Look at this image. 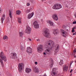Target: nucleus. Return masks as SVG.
I'll list each match as a JSON object with an SVG mask.
<instances>
[{
  "label": "nucleus",
  "mask_w": 76,
  "mask_h": 76,
  "mask_svg": "<svg viewBox=\"0 0 76 76\" xmlns=\"http://www.w3.org/2000/svg\"><path fill=\"white\" fill-rule=\"evenodd\" d=\"M47 45L45 46V48H53L54 46V42L50 40H48L46 42Z\"/></svg>",
  "instance_id": "nucleus-1"
},
{
  "label": "nucleus",
  "mask_w": 76,
  "mask_h": 76,
  "mask_svg": "<svg viewBox=\"0 0 76 76\" xmlns=\"http://www.w3.org/2000/svg\"><path fill=\"white\" fill-rule=\"evenodd\" d=\"M44 33L43 34V35L45 36L46 38H51V35L49 32V30L47 28H45L44 29Z\"/></svg>",
  "instance_id": "nucleus-2"
},
{
  "label": "nucleus",
  "mask_w": 76,
  "mask_h": 76,
  "mask_svg": "<svg viewBox=\"0 0 76 76\" xmlns=\"http://www.w3.org/2000/svg\"><path fill=\"white\" fill-rule=\"evenodd\" d=\"M0 57L1 58L2 60H4V61L6 62L7 61V59H6V57L5 55L3 53V52H1L0 54Z\"/></svg>",
  "instance_id": "nucleus-3"
},
{
  "label": "nucleus",
  "mask_w": 76,
  "mask_h": 76,
  "mask_svg": "<svg viewBox=\"0 0 76 76\" xmlns=\"http://www.w3.org/2000/svg\"><path fill=\"white\" fill-rule=\"evenodd\" d=\"M10 57L11 58H12V59L17 58H18L17 54L15 53H11L10 54Z\"/></svg>",
  "instance_id": "nucleus-4"
},
{
  "label": "nucleus",
  "mask_w": 76,
  "mask_h": 76,
  "mask_svg": "<svg viewBox=\"0 0 76 76\" xmlns=\"http://www.w3.org/2000/svg\"><path fill=\"white\" fill-rule=\"evenodd\" d=\"M24 67V64L23 63H19L18 64V70L19 72L21 73L23 70V68Z\"/></svg>",
  "instance_id": "nucleus-5"
},
{
  "label": "nucleus",
  "mask_w": 76,
  "mask_h": 76,
  "mask_svg": "<svg viewBox=\"0 0 76 76\" xmlns=\"http://www.w3.org/2000/svg\"><path fill=\"white\" fill-rule=\"evenodd\" d=\"M62 8V6L61 5L59 4H57L54 5L53 7V9H60Z\"/></svg>",
  "instance_id": "nucleus-6"
},
{
  "label": "nucleus",
  "mask_w": 76,
  "mask_h": 76,
  "mask_svg": "<svg viewBox=\"0 0 76 76\" xmlns=\"http://www.w3.org/2000/svg\"><path fill=\"white\" fill-rule=\"evenodd\" d=\"M60 45H56L55 46V51L54 54L55 55H56L57 54V53L59 51V50H60Z\"/></svg>",
  "instance_id": "nucleus-7"
},
{
  "label": "nucleus",
  "mask_w": 76,
  "mask_h": 76,
  "mask_svg": "<svg viewBox=\"0 0 76 76\" xmlns=\"http://www.w3.org/2000/svg\"><path fill=\"white\" fill-rule=\"evenodd\" d=\"M31 28L29 26H27V28L25 31V32L27 34H31Z\"/></svg>",
  "instance_id": "nucleus-8"
},
{
  "label": "nucleus",
  "mask_w": 76,
  "mask_h": 76,
  "mask_svg": "<svg viewBox=\"0 0 76 76\" xmlns=\"http://www.w3.org/2000/svg\"><path fill=\"white\" fill-rule=\"evenodd\" d=\"M33 25L34 28L36 29H37V28H39V25L38 24V22L37 21H35L34 22Z\"/></svg>",
  "instance_id": "nucleus-9"
},
{
  "label": "nucleus",
  "mask_w": 76,
  "mask_h": 76,
  "mask_svg": "<svg viewBox=\"0 0 76 76\" xmlns=\"http://www.w3.org/2000/svg\"><path fill=\"white\" fill-rule=\"evenodd\" d=\"M57 69L56 68H53L52 72V75L53 76H57V72L56 71Z\"/></svg>",
  "instance_id": "nucleus-10"
},
{
  "label": "nucleus",
  "mask_w": 76,
  "mask_h": 76,
  "mask_svg": "<svg viewBox=\"0 0 76 76\" xmlns=\"http://www.w3.org/2000/svg\"><path fill=\"white\" fill-rule=\"evenodd\" d=\"M37 51H38L39 53L42 52L43 50L42 46L40 45L39 46L37 47Z\"/></svg>",
  "instance_id": "nucleus-11"
},
{
  "label": "nucleus",
  "mask_w": 76,
  "mask_h": 76,
  "mask_svg": "<svg viewBox=\"0 0 76 76\" xmlns=\"http://www.w3.org/2000/svg\"><path fill=\"white\" fill-rule=\"evenodd\" d=\"M27 52L28 54H32V49L30 47H28L27 48Z\"/></svg>",
  "instance_id": "nucleus-12"
},
{
  "label": "nucleus",
  "mask_w": 76,
  "mask_h": 76,
  "mask_svg": "<svg viewBox=\"0 0 76 76\" xmlns=\"http://www.w3.org/2000/svg\"><path fill=\"white\" fill-rule=\"evenodd\" d=\"M50 49V48H49L48 49H47L45 50V53L46 54H49V55L51 54V52L52 51V50H51V48Z\"/></svg>",
  "instance_id": "nucleus-13"
},
{
  "label": "nucleus",
  "mask_w": 76,
  "mask_h": 76,
  "mask_svg": "<svg viewBox=\"0 0 76 76\" xmlns=\"http://www.w3.org/2000/svg\"><path fill=\"white\" fill-rule=\"evenodd\" d=\"M37 15L38 18H39L40 19H42L44 18L43 15L41 12H39L37 13Z\"/></svg>",
  "instance_id": "nucleus-14"
},
{
  "label": "nucleus",
  "mask_w": 76,
  "mask_h": 76,
  "mask_svg": "<svg viewBox=\"0 0 76 76\" xmlns=\"http://www.w3.org/2000/svg\"><path fill=\"white\" fill-rule=\"evenodd\" d=\"M61 32L62 33V35L64 37H66L67 36V34L66 33H65V31L61 29Z\"/></svg>",
  "instance_id": "nucleus-15"
},
{
  "label": "nucleus",
  "mask_w": 76,
  "mask_h": 76,
  "mask_svg": "<svg viewBox=\"0 0 76 76\" xmlns=\"http://www.w3.org/2000/svg\"><path fill=\"white\" fill-rule=\"evenodd\" d=\"M52 18L55 20H58V17H57V15L54 14L52 16Z\"/></svg>",
  "instance_id": "nucleus-16"
},
{
  "label": "nucleus",
  "mask_w": 76,
  "mask_h": 76,
  "mask_svg": "<svg viewBox=\"0 0 76 76\" xmlns=\"http://www.w3.org/2000/svg\"><path fill=\"white\" fill-rule=\"evenodd\" d=\"M68 70V66H66V65H64L63 67V71H66L67 72Z\"/></svg>",
  "instance_id": "nucleus-17"
},
{
  "label": "nucleus",
  "mask_w": 76,
  "mask_h": 76,
  "mask_svg": "<svg viewBox=\"0 0 76 76\" xmlns=\"http://www.w3.org/2000/svg\"><path fill=\"white\" fill-rule=\"evenodd\" d=\"M47 22L48 23H49L50 25V26H53L54 25V23L53 22H52V21L50 20H48L47 21Z\"/></svg>",
  "instance_id": "nucleus-18"
},
{
  "label": "nucleus",
  "mask_w": 76,
  "mask_h": 76,
  "mask_svg": "<svg viewBox=\"0 0 76 76\" xmlns=\"http://www.w3.org/2000/svg\"><path fill=\"white\" fill-rule=\"evenodd\" d=\"M26 72L28 74V73H30L31 71V69L30 68H26L25 69Z\"/></svg>",
  "instance_id": "nucleus-19"
},
{
  "label": "nucleus",
  "mask_w": 76,
  "mask_h": 76,
  "mask_svg": "<svg viewBox=\"0 0 76 76\" xmlns=\"http://www.w3.org/2000/svg\"><path fill=\"white\" fill-rule=\"evenodd\" d=\"M34 12L29 14L27 17L28 19H31L34 16Z\"/></svg>",
  "instance_id": "nucleus-20"
},
{
  "label": "nucleus",
  "mask_w": 76,
  "mask_h": 76,
  "mask_svg": "<svg viewBox=\"0 0 76 76\" xmlns=\"http://www.w3.org/2000/svg\"><path fill=\"white\" fill-rule=\"evenodd\" d=\"M58 33V30L57 29L53 30L52 31V33L54 35H56Z\"/></svg>",
  "instance_id": "nucleus-21"
},
{
  "label": "nucleus",
  "mask_w": 76,
  "mask_h": 76,
  "mask_svg": "<svg viewBox=\"0 0 76 76\" xmlns=\"http://www.w3.org/2000/svg\"><path fill=\"white\" fill-rule=\"evenodd\" d=\"M4 19H5V14H3L2 17L1 18V21L2 23H3Z\"/></svg>",
  "instance_id": "nucleus-22"
},
{
  "label": "nucleus",
  "mask_w": 76,
  "mask_h": 76,
  "mask_svg": "<svg viewBox=\"0 0 76 76\" xmlns=\"http://www.w3.org/2000/svg\"><path fill=\"white\" fill-rule=\"evenodd\" d=\"M33 70L34 72H35L36 73H37V72H39V70H38V69L36 67H34V68Z\"/></svg>",
  "instance_id": "nucleus-23"
},
{
  "label": "nucleus",
  "mask_w": 76,
  "mask_h": 76,
  "mask_svg": "<svg viewBox=\"0 0 76 76\" xmlns=\"http://www.w3.org/2000/svg\"><path fill=\"white\" fill-rule=\"evenodd\" d=\"M64 64L63 61V60H61L60 62L59 63V64L61 66H62V65Z\"/></svg>",
  "instance_id": "nucleus-24"
},
{
  "label": "nucleus",
  "mask_w": 76,
  "mask_h": 76,
  "mask_svg": "<svg viewBox=\"0 0 76 76\" xmlns=\"http://www.w3.org/2000/svg\"><path fill=\"white\" fill-rule=\"evenodd\" d=\"M0 62L2 67H4V63H3V60L1 59V58H0Z\"/></svg>",
  "instance_id": "nucleus-25"
},
{
  "label": "nucleus",
  "mask_w": 76,
  "mask_h": 76,
  "mask_svg": "<svg viewBox=\"0 0 76 76\" xmlns=\"http://www.w3.org/2000/svg\"><path fill=\"white\" fill-rule=\"evenodd\" d=\"M21 13V12L19 10H18L16 11V14L17 15H19Z\"/></svg>",
  "instance_id": "nucleus-26"
},
{
  "label": "nucleus",
  "mask_w": 76,
  "mask_h": 76,
  "mask_svg": "<svg viewBox=\"0 0 76 76\" xmlns=\"http://www.w3.org/2000/svg\"><path fill=\"white\" fill-rule=\"evenodd\" d=\"M19 36L20 37H22V36H23V33L22 32H20L19 33Z\"/></svg>",
  "instance_id": "nucleus-27"
},
{
  "label": "nucleus",
  "mask_w": 76,
  "mask_h": 76,
  "mask_svg": "<svg viewBox=\"0 0 76 76\" xmlns=\"http://www.w3.org/2000/svg\"><path fill=\"white\" fill-rule=\"evenodd\" d=\"M9 16L10 18H12V13L11 12V11H10V10H9Z\"/></svg>",
  "instance_id": "nucleus-28"
},
{
  "label": "nucleus",
  "mask_w": 76,
  "mask_h": 76,
  "mask_svg": "<svg viewBox=\"0 0 76 76\" xmlns=\"http://www.w3.org/2000/svg\"><path fill=\"white\" fill-rule=\"evenodd\" d=\"M18 21L19 23H21V19L20 18H18Z\"/></svg>",
  "instance_id": "nucleus-29"
},
{
  "label": "nucleus",
  "mask_w": 76,
  "mask_h": 76,
  "mask_svg": "<svg viewBox=\"0 0 76 76\" xmlns=\"http://www.w3.org/2000/svg\"><path fill=\"white\" fill-rule=\"evenodd\" d=\"M3 39H8V37H7V36H5L3 37Z\"/></svg>",
  "instance_id": "nucleus-30"
},
{
  "label": "nucleus",
  "mask_w": 76,
  "mask_h": 76,
  "mask_svg": "<svg viewBox=\"0 0 76 76\" xmlns=\"http://www.w3.org/2000/svg\"><path fill=\"white\" fill-rule=\"evenodd\" d=\"M30 12V10L26 9V13H28Z\"/></svg>",
  "instance_id": "nucleus-31"
},
{
  "label": "nucleus",
  "mask_w": 76,
  "mask_h": 76,
  "mask_svg": "<svg viewBox=\"0 0 76 76\" xmlns=\"http://www.w3.org/2000/svg\"><path fill=\"white\" fill-rule=\"evenodd\" d=\"M50 67L51 68V67H52L53 66V61H51V63H50Z\"/></svg>",
  "instance_id": "nucleus-32"
},
{
  "label": "nucleus",
  "mask_w": 76,
  "mask_h": 76,
  "mask_svg": "<svg viewBox=\"0 0 76 76\" xmlns=\"http://www.w3.org/2000/svg\"><path fill=\"white\" fill-rule=\"evenodd\" d=\"M69 3H68L67 4H66V7H69Z\"/></svg>",
  "instance_id": "nucleus-33"
},
{
  "label": "nucleus",
  "mask_w": 76,
  "mask_h": 76,
  "mask_svg": "<svg viewBox=\"0 0 76 76\" xmlns=\"http://www.w3.org/2000/svg\"><path fill=\"white\" fill-rule=\"evenodd\" d=\"M23 48H24L23 47H22V46H21V50H22V51H23Z\"/></svg>",
  "instance_id": "nucleus-34"
},
{
  "label": "nucleus",
  "mask_w": 76,
  "mask_h": 76,
  "mask_svg": "<svg viewBox=\"0 0 76 76\" xmlns=\"http://www.w3.org/2000/svg\"><path fill=\"white\" fill-rule=\"evenodd\" d=\"M73 61H72L71 62L70 64V65H69L70 67V66H71V65H72V63H73Z\"/></svg>",
  "instance_id": "nucleus-35"
},
{
  "label": "nucleus",
  "mask_w": 76,
  "mask_h": 76,
  "mask_svg": "<svg viewBox=\"0 0 76 76\" xmlns=\"http://www.w3.org/2000/svg\"><path fill=\"white\" fill-rule=\"evenodd\" d=\"M76 52V49H74V50L73 51V53H75Z\"/></svg>",
  "instance_id": "nucleus-36"
},
{
  "label": "nucleus",
  "mask_w": 76,
  "mask_h": 76,
  "mask_svg": "<svg viewBox=\"0 0 76 76\" xmlns=\"http://www.w3.org/2000/svg\"><path fill=\"white\" fill-rule=\"evenodd\" d=\"M76 21H75L73 22V24H76Z\"/></svg>",
  "instance_id": "nucleus-37"
},
{
  "label": "nucleus",
  "mask_w": 76,
  "mask_h": 76,
  "mask_svg": "<svg viewBox=\"0 0 76 76\" xmlns=\"http://www.w3.org/2000/svg\"><path fill=\"white\" fill-rule=\"evenodd\" d=\"M34 64L36 65H37V64H38V62H34Z\"/></svg>",
  "instance_id": "nucleus-38"
},
{
  "label": "nucleus",
  "mask_w": 76,
  "mask_h": 76,
  "mask_svg": "<svg viewBox=\"0 0 76 76\" xmlns=\"http://www.w3.org/2000/svg\"><path fill=\"white\" fill-rule=\"evenodd\" d=\"M72 32H75V30H74V29H72Z\"/></svg>",
  "instance_id": "nucleus-39"
},
{
  "label": "nucleus",
  "mask_w": 76,
  "mask_h": 76,
  "mask_svg": "<svg viewBox=\"0 0 76 76\" xmlns=\"http://www.w3.org/2000/svg\"><path fill=\"white\" fill-rule=\"evenodd\" d=\"M37 41H40V39H36Z\"/></svg>",
  "instance_id": "nucleus-40"
},
{
  "label": "nucleus",
  "mask_w": 76,
  "mask_h": 76,
  "mask_svg": "<svg viewBox=\"0 0 76 76\" xmlns=\"http://www.w3.org/2000/svg\"><path fill=\"white\" fill-rule=\"evenodd\" d=\"M27 5L28 6H30V3H28L27 4Z\"/></svg>",
  "instance_id": "nucleus-41"
},
{
  "label": "nucleus",
  "mask_w": 76,
  "mask_h": 76,
  "mask_svg": "<svg viewBox=\"0 0 76 76\" xmlns=\"http://www.w3.org/2000/svg\"><path fill=\"white\" fill-rule=\"evenodd\" d=\"M43 54H44V55H45V56H46V55H47V54H46V53L45 52H44Z\"/></svg>",
  "instance_id": "nucleus-42"
},
{
  "label": "nucleus",
  "mask_w": 76,
  "mask_h": 76,
  "mask_svg": "<svg viewBox=\"0 0 76 76\" xmlns=\"http://www.w3.org/2000/svg\"><path fill=\"white\" fill-rule=\"evenodd\" d=\"M1 9L0 7V13H1Z\"/></svg>",
  "instance_id": "nucleus-43"
},
{
  "label": "nucleus",
  "mask_w": 76,
  "mask_h": 76,
  "mask_svg": "<svg viewBox=\"0 0 76 76\" xmlns=\"http://www.w3.org/2000/svg\"><path fill=\"white\" fill-rule=\"evenodd\" d=\"M73 71V69H72L70 71V73H72Z\"/></svg>",
  "instance_id": "nucleus-44"
},
{
  "label": "nucleus",
  "mask_w": 76,
  "mask_h": 76,
  "mask_svg": "<svg viewBox=\"0 0 76 76\" xmlns=\"http://www.w3.org/2000/svg\"><path fill=\"white\" fill-rule=\"evenodd\" d=\"M41 22H43V19H42L41 20Z\"/></svg>",
  "instance_id": "nucleus-45"
},
{
  "label": "nucleus",
  "mask_w": 76,
  "mask_h": 76,
  "mask_svg": "<svg viewBox=\"0 0 76 76\" xmlns=\"http://www.w3.org/2000/svg\"><path fill=\"white\" fill-rule=\"evenodd\" d=\"M57 76H61V74H59L57 75Z\"/></svg>",
  "instance_id": "nucleus-46"
},
{
  "label": "nucleus",
  "mask_w": 76,
  "mask_h": 76,
  "mask_svg": "<svg viewBox=\"0 0 76 76\" xmlns=\"http://www.w3.org/2000/svg\"><path fill=\"white\" fill-rule=\"evenodd\" d=\"M28 39L29 40V41H31V39L28 38Z\"/></svg>",
  "instance_id": "nucleus-47"
},
{
  "label": "nucleus",
  "mask_w": 76,
  "mask_h": 76,
  "mask_svg": "<svg viewBox=\"0 0 76 76\" xmlns=\"http://www.w3.org/2000/svg\"><path fill=\"white\" fill-rule=\"evenodd\" d=\"M73 35H75V33H73Z\"/></svg>",
  "instance_id": "nucleus-48"
},
{
  "label": "nucleus",
  "mask_w": 76,
  "mask_h": 76,
  "mask_svg": "<svg viewBox=\"0 0 76 76\" xmlns=\"http://www.w3.org/2000/svg\"><path fill=\"white\" fill-rule=\"evenodd\" d=\"M75 28V27H73L72 29H74Z\"/></svg>",
  "instance_id": "nucleus-49"
},
{
  "label": "nucleus",
  "mask_w": 76,
  "mask_h": 76,
  "mask_svg": "<svg viewBox=\"0 0 76 76\" xmlns=\"http://www.w3.org/2000/svg\"><path fill=\"white\" fill-rule=\"evenodd\" d=\"M74 33L75 34V35H76V32H75Z\"/></svg>",
  "instance_id": "nucleus-50"
},
{
  "label": "nucleus",
  "mask_w": 76,
  "mask_h": 76,
  "mask_svg": "<svg viewBox=\"0 0 76 76\" xmlns=\"http://www.w3.org/2000/svg\"><path fill=\"white\" fill-rule=\"evenodd\" d=\"M72 74H70V76H72Z\"/></svg>",
  "instance_id": "nucleus-51"
},
{
  "label": "nucleus",
  "mask_w": 76,
  "mask_h": 76,
  "mask_svg": "<svg viewBox=\"0 0 76 76\" xmlns=\"http://www.w3.org/2000/svg\"><path fill=\"white\" fill-rule=\"evenodd\" d=\"M75 58H76V56H75Z\"/></svg>",
  "instance_id": "nucleus-52"
},
{
  "label": "nucleus",
  "mask_w": 76,
  "mask_h": 76,
  "mask_svg": "<svg viewBox=\"0 0 76 76\" xmlns=\"http://www.w3.org/2000/svg\"><path fill=\"white\" fill-rule=\"evenodd\" d=\"M75 63H76V60L75 61Z\"/></svg>",
  "instance_id": "nucleus-53"
},
{
  "label": "nucleus",
  "mask_w": 76,
  "mask_h": 76,
  "mask_svg": "<svg viewBox=\"0 0 76 76\" xmlns=\"http://www.w3.org/2000/svg\"><path fill=\"white\" fill-rule=\"evenodd\" d=\"M5 51H7V50H6Z\"/></svg>",
  "instance_id": "nucleus-54"
}]
</instances>
